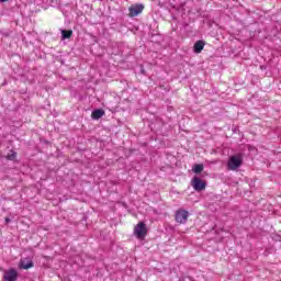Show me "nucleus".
Wrapping results in <instances>:
<instances>
[{"label": "nucleus", "mask_w": 281, "mask_h": 281, "mask_svg": "<svg viewBox=\"0 0 281 281\" xmlns=\"http://www.w3.org/2000/svg\"><path fill=\"white\" fill-rule=\"evenodd\" d=\"M240 166H243V156L235 155L228 159L227 170H238Z\"/></svg>", "instance_id": "obj_1"}, {"label": "nucleus", "mask_w": 281, "mask_h": 281, "mask_svg": "<svg viewBox=\"0 0 281 281\" xmlns=\"http://www.w3.org/2000/svg\"><path fill=\"white\" fill-rule=\"evenodd\" d=\"M188 216H190V213L183 209H179L176 211V223H179L180 225H186L188 223Z\"/></svg>", "instance_id": "obj_2"}, {"label": "nucleus", "mask_w": 281, "mask_h": 281, "mask_svg": "<svg viewBox=\"0 0 281 281\" xmlns=\"http://www.w3.org/2000/svg\"><path fill=\"white\" fill-rule=\"evenodd\" d=\"M134 234L136 238H146V234H148V229L146 228V224L144 222H139L134 227Z\"/></svg>", "instance_id": "obj_3"}, {"label": "nucleus", "mask_w": 281, "mask_h": 281, "mask_svg": "<svg viewBox=\"0 0 281 281\" xmlns=\"http://www.w3.org/2000/svg\"><path fill=\"white\" fill-rule=\"evenodd\" d=\"M191 186L193 190H195V192H203L207 183H205V181L201 180V178L199 177H193V179L191 180Z\"/></svg>", "instance_id": "obj_4"}, {"label": "nucleus", "mask_w": 281, "mask_h": 281, "mask_svg": "<svg viewBox=\"0 0 281 281\" xmlns=\"http://www.w3.org/2000/svg\"><path fill=\"white\" fill-rule=\"evenodd\" d=\"M18 279H19V272L14 268H11L4 272V276H3L4 281H16Z\"/></svg>", "instance_id": "obj_5"}, {"label": "nucleus", "mask_w": 281, "mask_h": 281, "mask_svg": "<svg viewBox=\"0 0 281 281\" xmlns=\"http://www.w3.org/2000/svg\"><path fill=\"white\" fill-rule=\"evenodd\" d=\"M130 16H137L144 12V4H134L130 7Z\"/></svg>", "instance_id": "obj_6"}, {"label": "nucleus", "mask_w": 281, "mask_h": 281, "mask_svg": "<svg viewBox=\"0 0 281 281\" xmlns=\"http://www.w3.org/2000/svg\"><path fill=\"white\" fill-rule=\"evenodd\" d=\"M34 267V261L31 258H22L19 263L20 269H32Z\"/></svg>", "instance_id": "obj_7"}, {"label": "nucleus", "mask_w": 281, "mask_h": 281, "mask_svg": "<svg viewBox=\"0 0 281 281\" xmlns=\"http://www.w3.org/2000/svg\"><path fill=\"white\" fill-rule=\"evenodd\" d=\"M203 47H205V42L198 41V42H195L193 49H194L195 54H201V52H203Z\"/></svg>", "instance_id": "obj_8"}, {"label": "nucleus", "mask_w": 281, "mask_h": 281, "mask_svg": "<svg viewBox=\"0 0 281 281\" xmlns=\"http://www.w3.org/2000/svg\"><path fill=\"white\" fill-rule=\"evenodd\" d=\"M103 115H104L103 110L98 109L92 112L91 117L92 120H100V117H102Z\"/></svg>", "instance_id": "obj_9"}, {"label": "nucleus", "mask_w": 281, "mask_h": 281, "mask_svg": "<svg viewBox=\"0 0 281 281\" xmlns=\"http://www.w3.org/2000/svg\"><path fill=\"white\" fill-rule=\"evenodd\" d=\"M71 36H74V31L71 30H63L61 31V38L65 41L67 38H71Z\"/></svg>", "instance_id": "obj_10"}, {"label": "nucleus", "mask_w": 281, "mask_h": 281, "mask_svg": "<svg viewBox=\"0 0 281 281\" xmlns=\"http://www.w3.org/2000/svg\"><path fill=\"white\" fill-rule=\"evenodd\" d=\"M203 164H196L193 166L192 168V171L195 173V175H201V172H203Z\"/></svg>", "instance_id": "obj_11"}, {"label": "nucleus", "mask_w": 281, "mask_h": 281, "mask_svg": "<svg viewBox=\"0 0 281 281\" xmlns=\"http://www.w3.org/2000/svg\"><path fill=\"white\" fill-rule=\"evenodd\" d=\"M7 159H9L10 161H14V159H16V151H11L10 154H8Z\"/></svg>", "instance_id": "obj_12"}, {"label": "nucleus", "mask_w": 281, "mask_h": 281, "mask_svg": "<svg viewBox=\"0 0 281 281\" xmlns=\"http://www.w3.org/2000/svg\"><path fill=\"white\" fill-rule=\"evenodd\" d=\"M4 221H5V223H10L11 220H10V217H5Z\"/></svg>", "instance_id": "obj_13"}, {"label": "nucleus", "mask_w": 281, "mask_h": 281, "mask_svg": "<svg viewBox=\"0 0 281 281\" xmlns=\"http://www.w3.org/2000/svg\"><path fill=\"white\" fill-rule=\"evenodd\" d=\"M5 1H8V0H0V3H5Z\"/></svg>", "instance_id": "obj_14"}]
</instances>
